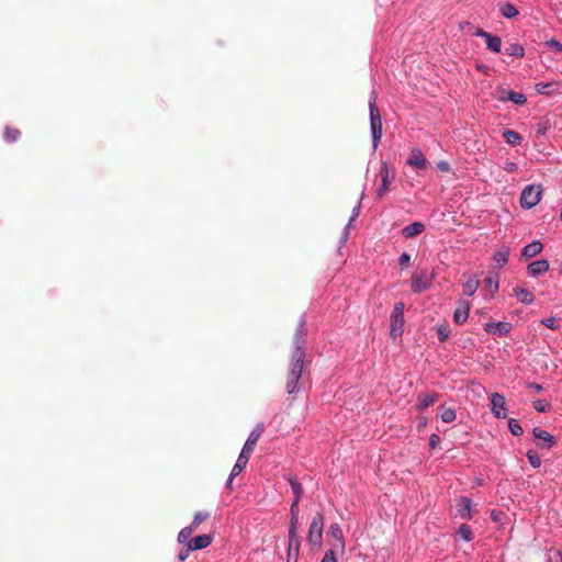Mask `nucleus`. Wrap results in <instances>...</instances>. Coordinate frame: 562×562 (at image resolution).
Wrapping results in <instances>:
<instances>
[{"instance_id": "f257e3e1", "label": "nucleus", "mask_w": 562, "mask_h": 562, "mask_svg": "<svg viewBox=\"0 0 562 562\" xmlns=\"http://www.w3.org/2000/svg\"><path fill=\"white\" fill-rule=\"evenodd\" d=\"M304 347L297 342L292 350L290 367L286 374L285 387L289 394H293L299 390L297 385L304 368Z\"/></svg>"}, {"instance_id": "f03ea898", "label": "nucleus", "mask_w": 562, "mask_h": 562, "mask_svg": "<svg viewBox=\"0 0 562 562\" xmlns=\"http://www.w3.org/2000/svg\"><path fill=\"white\" fill-rule=\"evenodd\" d=\"M369 110L373 147L375 148L382 136V120L380 111L376 105V95L374 92H372L371 98L369 100Z\"/></svg>"}, {"instance_id": "7ed1b4c3", "label": "nucleus", "mask_w": 562, "mask_h": 562, "mask_svg": "<svg viewBox=\"0 0 562 562\" xmlns=\"http://www.w3.org/2000/svg\"><path fill=\"white\" fill-rule=\"evenodd\" d=\"M542 187L540 184H529L524 188L520 194V205L522 209L529 210L536 206L542 195Z\"/></svg>"}, {"instance_id": "20e7f679", "label": "nucleus", "mask_w": 562, "mask_h": 562, "mask_svg": "<svg viewBox=\"0 0 562 562\" xmlns=\"http://www.w3.org/2000/svg\"><path fill=\"white\" fill-rule=\"evenodd\" d=\"M324 517L317 513L311 521L307 541L310 546L319 548L322 544Z\"/></svg>"}, {"instance_id": "39448f33", "label": "nucleus", "mask_w": 562, "mask_h": 562, "mask_svg": "<svg viewBox=\"0 0 562 562\" xmlns=\"http://www.w3.org/2000/svg\"><path fill=\"white\" fill-rule=\"evenodd\" d=\"M404 326V303L397 302L394 305L392 315H391V329L390 334L393 337L401 336L403 333Z\"/></svg>"}, {"instance_id": "423d86ee", "label": "nucleus", "mask_w": 562, "mask_h": 562, "mask_svg": "<svg viewBox=\"0 0 562 562\" xmlns=\"http://www.w3.org/2000/svg\"><path fill=\"white\" fill-rule=\"evenodd\" d=\"M381 186L378 188L375 195L376 198H383L390 190V184L395 177V171L391 170L386 162H382L380 173Z\"/></svg>"}, {"instance_id": "0eeeda50", "label": "nucleus", "mask_w": 562, "mask_h": 562, "mask_svg": "<svg viewBox=\"0 0 562 562\" xmlns=\"http://www.w3.org/2000/svg\"><path fill=\"white\" fill-rule=\"evenodd\" d=\"M262 432L263 424H258L248 436V439L246 440L240 453L250 458Z\"/></svg>"}, {"instance_id": "6e6552de", "label": "nucleus", "mask_w": 562, "mask_h": 562, "mask_svg": "<svg viewBox=\"0 0 562 562\" xmlns=\"http://www.w3.org/2000/svg\"><path fill=\"white\" fill-rule=\"evenodd\" d=\"M475 36H480L485 38L486 46L490 50L494 53H499L502 47V40L499 36L492 35L488 32H485L484 30L476 27L474 33Z\"/></svg>"}, {"instance_id": "1a4fd4ad", "label": "nucleus", "mask_w": 562, "mask_h": 562, "mask_svg": "<svg viewBox=\"0 0 562 562\" xmlns=\"http://www.w3.org/2000/svg\"><path fill=\"white\" fill-rule=\"evenodd\" d=\"M505 397L495 392L491 395V411L496 418L506 417Z\"/></svg>"}, {"instance_id": "9d476101", "label": "nucleus", "mask_w": 562, "mask_h": 562, "mask_svg": "<svg viewBox=\"0 0 562 562\" xmlns=\"http://www.w3.org/2000/svg\"><path fill=\"white\" fill-rule=\"evenodd\" d=\"M407 164L418 170H425L428 166V161L418 148L411 150Z\"/></svg>"}, {"instance_id": "9b49d317", "label": "nucleus", "mask_w": 562, "mask_h": 562, "mask_svg": "<svg viewBox=\"0 0 562 562\" xmlns=\"http://www.w3.org/2000/svg\"><path fill=\"white\" fill-rule=\"evenodd\" d=\"M430 285V279L426 271H422L419 274L413 276L412 278V290L415 293H420L428 289Z\"/></svg>"}, {"instance_id": "f8f14e48", "label": "nucleus", "mask_w": 562, "mask_h": 562, "mask_svg": "<svg viewBox=\"0 0 562 562\" xmlns=\"http://www.w3.org/2000/svg\"><path fill=\"white\" fill-rule=\"evenodd\" d=\"M469 312L470 303L464 300L458 301L457 308L453 313L454 323L458 325L464 324L469 317Z\"/></svg>"}, {"instance_id": "ddd939ff", "label": "nucleus", "mask_w": 562, "mask_h": 562, "mask_svg": "<svg viewBox=\"0 0 562 562\" xmlns=\"http://www.w3.org/2000/svg\"><path fill=\"white\" fill-rule=\"evenodd\" d=\"M532 434L533 437L538 440L537 445L540 448L549 449L555 443L554 437L546 430H542L540 428H533Z\"/></svg>"}, {"instance_id": "4468645a", "label": "nucleus", "mask_w": 562, "mask_h": 562, "mask_svg": "<svg viewBox=\"0 0 562 562\" xmlns=\"http://www.w3.org/2000/svg\"><path fill=\"white\" fill-rule=\"evenodd\" d=\"M327 535L335 540V542L331 543V549H340L341 551L345 550L344 535L338 524H331Z\"/></svg>"}, {"instance_id": "2eb2a0df", "label": "nucleus", "mask_w": 562, "mask_h": 562, "mask_svg": "<svg viewBox=\"0 0 562 562\" xmlns=\"http://www.w3.org/2000/svg\"><path fill=\"white\" fill-rule=\"evenodd\" d=\"M212 540H213V538L211 535L196 536L193 539L188 541V543H187L188 550L187 551H195V550L204 549L212 543Z\"/></svg>"}, {"instance_id": "dca6fc26", "label": "nucleus", "mask_w": 562, "mask_h": 562, "mask_svg": "<svg viewBox=\"0 0 562 562\" xmlns=\"http://www.w3.org/2000/svg\"><path fill=\"white\" fill-rule=\"evenodd\" d=\"M498 99L501 101H512L513 103L515 104H525L527 99H526V95L520 93V92H515V91H512V90H505L503 89L501 92H499V97Z\"/></svg>"}, {"instance_id": "f3484780", "label": "nucleus", "mask_w": 562, "mask_h": 562, "mask_svg": "<svg viewBox=\"0 0 562 562\" xmlns=\"http://www.w3.org/2000/svg\"><path fill=\"white\" fill-rule=\"evenodd\" d=\"M484 329L491 334L507 335L512 329V325L506 322L486 323Z\"/></svg>"}, {"instance_id": "a211bd4d", "label": "nucleus", "mask_w": 562, "mask_h": 562, "mask_svg": "<svg viewBox=\"0 0 562 562\" xmlns=\"http://www.w3.org/2000/svg\"><path fill=\"white\" fill-rule=\"evenodd\" d=\"M301 541L299 537H289L286 562H296Z\"/></svg>"}, {"instance_id": "6ab92c4d", "label": "nucleus", "mask_w": 562, "mask_h": 562, "mask_svg": "<svg viewBox=\"0 0 562 562\" xmlns=\"http://www.w3.org/2000/svg\"><path fill=\"white\" fill-rule=\"evenodd\" d=\"M458 515L461 519L469 520L471 515V501L465 496H461L457 502Z\"/></svg>"}, {"instance_id": "aec40b11", "label": "nucleus", "mask_w": 562, "mask_h": 562, "mask_svg": "<svg viewBox=\"0 0 562 562\" xmlns=\"http://www.w3.org/2000/svg\"><path fill=\"white\" fill-rule=\"evenodd\" d=\"M549 261L547 259H541L529 263L527 270L531 277H537L539 274L547 272L549 270Z\"/></svg>"}, {"instance_id": "412c9836", "label": "nucleus", "mask_w": 562, "mask_h": 562, "mask_svg": "<svg viewBox=\"0 0 562 562\" xmlns=\"http://www.w3.org/2000/svg\"><path fill=\"white\" fill-rule=\"evenodd\" d=\"M542 249L543 246L540 241H532L522 248L521 256L529 259L540 254Z\"/></svg>"}, {"instance_id": "4be33fe9", "label": "nucleus", "mask_w": 562, "mask_h": 562, "mask_svg": "<svg viewBox=\"0 0 562 562\" xmlns=\"http://www.w3.org/2000/svg\"><path fill=\"white\" fill-rule=\"evenodd\" d=\"M438 400V395L436 393H426L420 394L418 397V402L416 404L417 409L423 411L432 404Z\"/></svg>"}, {"instance_id": "5701e85b", "label": "nucleus", "mask_w": 562, "mask_h": 562, "mask_svg": "<svg viewBox=\"0 0 562 562\" xmlns=\"http://www.w3.org/2000/svg\"><path fill=\"white\" fill-rule=\"evenodd\" d=\"M425 231V225L420 222H414L403 228V235L406 238L415 237Z\"/></svg>"}, {"instance_id": "b1692460", "label": "nucleus", "mask_w": 562, "mask_h": 562, "mask_svg": "<svg viewBox=\"0 0 562 562\" xmlns=\"http://www.w3.org/2000/svg\"><path fill=\"white\" fill-rule=\"evenodd\" d=\"M248 461H249V457H247L243 453H239L238 459L231 472V476L228 479V484H231L234 476L238 475L246 468Z\"/></svg>"}, {"instance_id": "393cba45", "label": "nucleus", "mask_w": 562, "mask_h": 562, "mask_svg": "<svg viewBox=\"0 0 562 562\" xmlns=\"http://www.w3.org/2000/svg\"><path fill=\"white\" fill-rule=\"evenodd\" d=\"M514 292L516 297L524 304H531L535 301L533 294L527 289L517 288L514 289Z\"/></svg>"}, {"instance_id": "a878e982", "label": "nucleus", "mask_w": 562, "mask_h": 562, "mask_svg": "<svg viewBox=\"0 0 562 562\" xmlns=\"http://www.w3.org/2000/svg\"><path fill=\"white\" fill-rule=\"evenodd\" d=\"M499 11L507 19L515 18L518 14L516 7L508 2L501 4Z\"/></svg>"}, {"instance_id": "bb28decb", "label": "nucleus", "mask_w": 562, "mask_h": 562, "mask_svg": "<svg viewBox=\"0 0 562 562\" xmlns=\"http://www.w3.org/2000/svg\"><path fill=\"white\" fill-rule=\"evenodd\" d=\"M508 257H509V248L508 247H502L494 255L495 261L501 267L507 262Z\"/></svg>"}, {"instance_id": "cd10ccee", "label": "nucleus", "mask_w": 562, "mask_h": 562, "mask_svg": "<svg viewBox=\"0 0 562 562\" xmlns=\"http://www.w3.org/2000/svg\"><path fill=\"white\" fill-rule=\"evenodd\" d=\"M503 136H504L505 140L510 145H519L520 144L521 136L513 130L504 131Z\"/></svg>"}, {"instance_id": "c85d7f7f", "label": "nucleus", "mask_w": 562, "mask_h": 562, "mask_svg": "<svg viewBox=\"0 0 562 562\" xmlns=\"http://www.w3.org/2000/svg\"><path fill=\"white\" fill-rule=\"evenodd\" d=\"M21 136V132L15 128V127H11V126H7L5 130H4V139L9 143H12V142H15L20 138Z\"/></svg>"}, {"instance_id": "c756f323", "label": "nucleus", "mask_w": 562, "mask_h": 562, "mask_svg": "<svg viewBox=\"0 0 562 562\" xmlns=\"http://www.w3.org/2000/svg\"><path fill=\"white\" fill-rule=\"evenodd\" d=\"M477 288H479V280L474 279V278L470 279L463 285V293L465 295L471 296V295H473L475 293Z\"/></svg>"}, {"instance_id": "7c9ffc66", "label": "nucleus", "mask_w": 562, "mask_h": 562, "mask_svg": "<svg viewBox=\"0 0 562 562\" xmlns=\"http://www.w3.org/2000/svg\"><path fill=\"white\" fill-rule=\"evenodd\" d=\"M506 53L509 55V56H514V57H522L524 54H525V49L521 45L519 44H510L507 48H506Z\"/></svg>"}, {"instance_id": "2f4dec72", "label": "nucleus", "mask_w": 562, "mask_h": 562, "mask_svg": "<svg viewBox=\"0 0 562 562\" xmlns=\"http://www.w3.org/2000/svg\"><path fill=\"white\" fill-rule=\"evenodd\" d=\"M195 530V528H193L192 525L188 526V527H184L180 530L179 535H178V541L180 543H184L187 542L188 543V539L190 538V536L192 535V532Z\"/></svg>"}, {"instance_id": "473e14b6", "label": "nucleus", "mask_w": 562, "mask_h": 562, "mask_svg": "<svg viewBox=\"0 0 562 562\" xmlns=\"http://www.w3.org/2000/svg\"><path fill=\"white\" fill-rule=\"evenodd\" d=\"M290 484L292 487V492L294 494V501L300 502L302 495H303V487L300 482L296 480L291 479Z\"/></svg>"}, {"instance_id": "72a5a7b5", "label": "nucleus", "mask_w": 562, "mask_h": 562, "mask_svg": "<svg viewBox=\"0 0 562 562\" xmlns=\"http://www.w3.org/2000/svg\"><path fill=\"white\" fill-rule=\"evenodd\" d=\"M209 518H210V513H207V512H198L194 515L191 525L193 526V528L196 529L203 521L207 520Z\"/></svg>"}, {"instance_id": "f704fd0d", "label": "nucleus", "mask_w": 562, "mask_h": 562, "mask_svg": "<svg viewBox=\"0 0 562 562\" xmlns=\"http://www.w3.org/2000/svg\"><path fill=\"white\" fill-rule=\"evenodd\" d=\"M458 535L465 541L472 540V529L468 525H461L458 529Z\"/></svg>"}, {"instance_id": "c9c22d12", "label": "nucleus", "mask_w": 562, "mask_h": 562, "mask_svg": "<svg viewBox=\"0 0 562 562\" xmlns=\"http://www.w3.org/2000/svg\"><path fill=\"white\" fill-rule=\"evenodd\" d=\"M508 428L514 436L522 435V427L519 425L518 420L512 418L508 420Z\"/></svg>"}, {"instance_id": "e433bc0d", "label": "nucleus", "mask_w": 562, "mask_h": 562, "mask_svg": "<svg viewBox=\"0 0 562 562\" xmlns=\"http://www.w3.org/2000/svg\"><path fill=\"white\" fill-rule=\"evenodd\" d=\"M440 418L443 423H452L456 419V412L451 408H443Z\"/></svg>"}, {"instance_id": "4c0bfd02", "label": "nucleus", "mask_w": 562, "mask_h": 562, "mask_svg": "<svg viewBox=\"0 0 562 562\" xmlns=\"http://www.w3.org/2000/svg\"><path fill=\"white\" fill-rule=\"evenodd\" d=\"M527 458L529 460V463L533 467V468H539L541 465V458L533 451H528L527 452Z\"/></svg>"}, {"instance_id": "58836bf2", "label": "nucleus", "mask_w": 562, "mask_h": 562, "mask_svg": "<svg viewBox=\"0 0 562 562\" xmlns=\"http://www.w3.org/2000/svg\"><path fill=\"white\" fill-rule=\"evenodd\" d=\"M544 45H546L549 49H551V50H553V52H555V53H559V54H561V53H562V44H561L559 41H557V40H550V41H547V42L544 43Z\"/></svg>"}, {"instance_id": "ea45409f", "label": "nucleus", "mask_w": 562, "mask_h": 562, "mask_svg": "<svg viewBox=\"0 0 562 562\" xmlns=\"http://www.w3.org/2000/svg\"><path fill=\"white\" fill-rule=\"evenodd\" d=\"M532 406L539 413H546L549 409V404L543 400L533 401Z\"/></svg>"}, {"instance_id": "a19ab883", "label": "nucleus", "mask_w": 562, "mask_h": 562, "mask_svg": "<svg viewBox=\"0 0 562 562\" xmlns=\"http://www.w3.org/2000/svg\"><path fill=\"white\" fill-rule=\"evenodd\" d=\"M299 517H291L289 527V537H297Z\"/></svg>"}, {"instance_id": "79ce46f5", "label": "nucleus", "mask_w": 562, "mask_h": 562, "mask_svg": "<svg viewBox=\"0 0 562 562\" xmlns=\"http://www.w3.org/2000/svg\"><path fill=\"white\" fill-rule=\"evenodd\" d=\"M437 336L439 341L443 342L449 338V328L448 326H439L437 327Z\"/></svg>"}, {"instance_id": "37998d69", "label": "nucleus", "mask_w": 562, "mask_h": 562, "mask_svg": "<svg viewBox=\"0 0 562 562\" xmlns=\"http://www.w3.org/2000/svg\"><path fill=\"white\" fill-rule=\"evenodd\" d=\"M541 324H543L546 327L550 328V329H558V324H557V318L551 316V317H548V318H543L541 321Z\"/></svg>"}, {"instance_id": "c03bdc74", "label": "nucleus", "mask_w": 562, "mask_h": 562, "mask_svg": "<svg viewBox=\"0 0 562 562\" xmlns=\"http://www.w3.org/2000/svg\"><path fill=\"white\" fill-rule=\"evenodd\" d=\"M411 263V256L407 252H403L398 258V265L402 268L408 267Z\"/></svg>"}, {"instance_id": "a18cd8bd", "label": "nucleus", "mask_w": 562, "mask_h": 562, "mask_svg": "<svg viewBox=\"0 0 562 562\" xmlns=\"http://www.w3.org/2000/svg\"><path fill=\"white\" fill-rule=\"evenodd\" d=\"M335 551V549L327 550L322 562H337Z\"/></svg>"}, {"instance_id": "49530a36", "label": "nucleus", "mask_w": 562, "mask_h": 562, "mask_svg": "<svg viewBox=\"0 0 562 562\" xmlns=\"http://www.w3.org/2000/svg\"><path fill=\"white\" fill-rule=\"evenodd\" d=\"M440 443V437L436 434H432L429 437V446L431 449H435Z\"/></svg>"}, {"instance_id": "de8ad7c7", "label": "nucleus", "mask_w": 562, "mask_h": 562, "mask_svg": "<svg viewBox=\"0 0 562 562\" xmlns=\"http://www.w3.org/2000/svg\"><path fill=\"white\" fill-rule=\"evenodd\" d=\"M299 503L300 502L293 501L291 508H290L291 517H299V512H300Z\"/></svg>"}, {"instance_id": "09e8293b", "label": "nucleus", "mask_w": 562, "mask_h": 562, "mask_svg": "<svg viewBox=\"0 0 562 562\" xmlns=\"http://www.w3.org/2000/svg\"><path fill=\"white\" fill-rule=\"evenodd\" d=\"M485 282L488 288H493V291H496L498 289V282L495 281L493 278H486Z\"/></svg>"}, {"instance_id": "8fccbe9b", "label": "nucleus", "mask_w": 562, "mask_h": 562, "mask_svg": "<svg viewBox=\"0 0 562 562\" xmlns=\"http://www.w3.org/2000/svg\"><path fill=\"white\" fill-rule=\"evenodd\" d=\"M504 169L507 171V172H515L517 170V165L515 162H512V161H507L505 164V167Z\"/></svg>"}, {"instance_id": "3c124183", "label": "nucleus", "mask_w": 562, "mask_h": 562, "mask_svg": "<svg viewBox=\"0 0 562 562\" xmlns=\"http://www.w3.org/2000/svg\"><path fill=\"white\" fill-rule=\"evenodd\" d=\"M528 387H529V389H531V390H533V391H535V392H537V393H540V392H542V390H543L542 385H540V384H538V383H536V382H530V383H528Z\"/></svg>"}, {"instance_id": "603ef678", "label": "nucleus", "mask_w": 562, "mask_h": 562, "mask_svg": "<svg viewBox=\"0 0 562 562\" xmlns=\"http://www.w3.org/2000/svg\"><path fill=\"white\" fill-rule=\"evenodd\" d=\"M438 168L442 171H448L449 170V165L446 162V161H441L438 164Z\"/></svg>"}, {"instance_id": "864d4df0", "label": "nucleus", "mask_w": 562, "mask_h": 562, "mask_svg": "<svg viewBox=\"0 0 562 562\" xmlns=\"http://www.w3.org/2000/svg\"><path fill=\"white\" fill-rule=\"evenodd\" d=\"M460 27H461L462 30H464L465 27L473 29V26H472V25H471V23H469V22H462V23L460 24Z\"/></svg>"}, {"instance_id": "5fc2aeb1", "label": "nucleus", "mask_w": 562, "mask_h": 562, "mask_svg": "<svg viewBox=\"0 0 562 562\" xmlns=\"http://www.w3.org/2000/svg\"><path fill=\"white\" fill-rule=\"evenodd\" d=\"M187 557H188V553H187V552H184V553H183V552H180V554H179V559H180L181 561H184V560L187 559Z\"/></svg>"}, {"instance_id": "6e6d98bb", "label": "nucleus", "mask_w": 562, "mask_h": 562, "mask_svg": "<svg viewBox=\"0 0 562 562\" xmlns=\"http://www.w3.org/2000/svg\"><path fill=\"white\" fill-rule=\"evenodd\" d=\"M558 555H559V562H562V551H559Z\"/></svg>"}, {"instance_id": "4d7b16f0", "label": "nucleus", "mask_w": 562, "mask_h": 562, "mask_svg": "<svg viewBox=\"0 0 562 562\" xmlns=\"http://www.w3.org/2000/svg\"><path fill=\"white\" fill-rule=\"evenodd\" d=\"M559 270H560V272L562 273V262H561V263H560V266H559Z\"/></svg>"}, {"instance_id": "13d9d810", "label": "nucleus", "mask_w": 562, "mask_h": 562, "mask_svg": "<svg viewBox=\"0 0 562 562\" xmlns=\"http://www.w3.org/2000/svg\"><path fill=\"white\" fill-rule=\"evenodd\" d=\"M560 218H561V221H562V211H561V215H560Z\"/></svg>"}]
</instances>
